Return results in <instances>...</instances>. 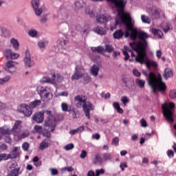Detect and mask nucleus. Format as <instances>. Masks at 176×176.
Returning <instances> with one entry per match:
<instances>
[{"mask_svg": "<svg viewBox=\"0 0 176 176\" xmlns=\"http://www.w3.org/2000/svg\"><path fill=\"white\" fill-rule=\"evenodd\" d=\"M13 135L14 140L19 141V140H23V138H27V137L30 135V131L28 130L21 131V130L18 132H16Z\"/></svg>", "mask_w": 176, "mask_h": 176, "instance_id": "16", "label": "nucleus"}, {"mask_svg": "<svg viewBox=\"0 0 176 176\" xmlns=\"http://www.w3.org/2000/svg\"><path fill=\"white\" fill-rule=\"evenodd\" d=\"M50 171H51V175H57L58 174V170L56 168H50Z\"/></svg>", "mask_w": 176, "mask_h": 176, "instance_id": "58", "label": "nucleus"}, {"mask_svg": "<svg viewBox=\"0 0 176 176\" xmlns=\"http://www.w3.org/2000/svg\"><path fill=\"white\" fill-rule=\"evenodd\" d=\"M10 159V154L3 153L0 154V161L2 162V160H8Z\"/></svg>", "mask_w": 176, "mask_h": 176, "instance_id": "43", "label": "nucleus"}, {"mask_svg": "<svg viewBox=\"0 0 176 176\" xmlns=\"http://www.w3.org/2000/svg\"><path fill=\"white\" fill-rule=\"evenodd\" d=\"M32 119L34 122H36V123H42L45 119V116L42 112L36 113Z\"/></svg>", "mask_w": 176, "mask_h": 176, "instance_id": "23", "label": "nucleus"}, {"mask_svg": "<svg viewBox=\"0 0 176 176\" xmlns=\"http://www.w3.org/2000/svg\"><path fill=\"white\" fill-rule=\"evenodd\" d=\"M114 49L113 47L111 45H105L104 46V52H107V53H112Z\"/></svg>", "mask_w": 176, "mask_h": 176, "instance_id": "45", "label": "nucleus"}, {"mask_svg": "<svg viewBox=\"0 0 176 176\" xmlns=\"http://www.w3.org/2000/svg\"><path fill=\"white\" fill-rule=\"evenodd\" d=\"M92 162L96 166H100L102 163V158L100 154H96L94 155V157L92 159Z\"/></svg>", "mask_w": 176, "mask_h": 176, "instance_id": "26", "label": "nucleus"}, {"mask_svg": "<svg viewBox=\"0 0 176 176\" xmlns=\"http://www.w3.org/2000/svg\"><path fill=\"white\" fill-rule=\"evenodd\" d=\"M49 116L45 121V127H50V131L53 132L56 129V118L52 115V111H47Z\"/></svg>", "mask_w": 176, "mask_h": 176, "instance_id": "8", "label": "nucleus"}, {"mask_svg": "<svg viewBox=\"0 0 176 176\" xmlns=\"http://www.w3.org/2000/svg\"><path fill=\"white\" fill-rule=\"evenodd\" d=\"M111 144L115 145L116 146H118L119 145V138L118 137L114 138L112 140Z\"/></svg>", "mask_w": 176, "mask_h": 176, "instance_id": "53", "label": "nucleus"}, {"mask_svg": "<svg viewBox=\"0 0 176 176\" xmlns=\"http://www.w3.org/2000/svg\"><path fill=\"white\" fill-rule=\"evenodd\" d=\"M36 90L42 99L45 101H49L50 96H52V89L46 86L37 87Z\"/></svg>", "mask_w": 176, "mask_h": 176, "instance_id": "7", "label": "nucleus"}, {"mask_svg": "<svg viewBox=\"0 0 176 176\" xmlns=\"http://www.w3.org/2000/svg\"><path fill=\"white\" fill-rule=\"evenodd\" d=\"M92 2H102L103 0H91ZM108 2H111L114 5V8H116L119 10L118 15L120 18V21H123V14L121 10H123V8L126 6V3L124 0H107Z\"/></svg>", "mask_w": 176, "mask_h": 176, "instance_id": "6", "label": "nucleus"}, {"mask_svg": "<svg viewBox=\"0 0 176 176\" xmlns=\"http://www.w3.org/2000/svg\"><path fill=\"white\" fill-rule=\"evenodd\" d=\"M28 35L29 36H31L32 38H35L36 35H38V32L35 29H32L28 31Z\"/></svg>", "mask_w": 176, "mask_h": 176, "instance_id": "39", "label": "nucleus"}, {"mask_svg": "<svg viewBox=\"0 0 176 176\" xmlns=\"http://www.w3.org/2000/svg\"><path fill=\"white\" fill-rule=\"evenodd\" d=\"M64 149L65 151H71V149H74V144H68L65 146Z\"/></svg>", "mask_w": 176, "mask_h": 176, "instance_id": "57", "label": "nucleus"}, {"mask_svg": "<svg viewBox=\"0 0 176 176\" xmlns=\"http://www.w3.org/2000/svg\"><path fill=\"white\" fill-rule=\"evenodd\" d=\"M12 50L8 49L3 52V54L6 58H10L12 56Z\"/></svg>", "mask_w": 176, "mask_h": 176, "instance_id": "44", "label": "nucleus"}, {"mask_svg": "<svg viewBox=\"0 0 176 176\" xmlns=\"http://www.w3.org/2000/svg\"><path fill=\"white\" fill-rule=\"evenodd\" d=\"M141 20L142 23H145L146 24H151V18H149L148 16L142 15Z\"/></svg>", "mask_w": 176, "mask_h": 176, "instance_id": "37", "label": "nucleus"}, {"mask_svg": "<svg viewBox=\"0 0 176 176\" xmlns=\"http://www.w3.org/2000/svg\"><path fill=\"white\" fill-rule=\"evenodd\" d=\"M10 133V131L9 130V128L6 126H3L0 128V140L2 138L3 135H6V134H9Z\"/></svg>", "mask_w": 176, "mask_h": 176, "instance_id": "30", "label": "nucleus"}, {"mask_svg": "<svg viewBox=\"0 0 176 176\" xmlns=\"http://www.w3.org/2000/svg\"><path fill=\"white\" fill-rule=\"evenodd\" d=\"M62 173H65L66 171H68V173H71L74 171V168L72 166H67V167H64L61 169Z\"/></svg>", "mask_w": 176, "mask_h": 176, "instance_id": "49", "label": "nucleus"}, {"mask_svg": "<svg viewBox=\"0 0 176 176\" xmlns=\"http://www.w3.org/2000/svg\"><path fill=\"white\" fill-rule=\"evenodd\" d=\"M152 32L153 33L154 35H155V36H157V38H161L163 36V32L160 30L153 28Z\"/></svg>", "mask_w": 176, "mask_h": 176, "instance_id": "33", "label": "nucleus"}, {"mask_svg": "<svg viewBox=\"0 0 176 176\" xmlns=\"http://www.w3.org/2000/svg\"><path fill=\"white\" fill-rule=\"evenodd\" d=\"M100 72V67L97 65H94L90 69V74L92 76H98Z\"/></svg>", "mask_w": 176, "mask_h": 176, "instance_id": "27", "label": "nucleus"}, {"mask_svg": "<svg viewBox=\"0 0 176 176\" xmlns=\"http://www.w3.org/2000/svg\"><path fill=\"white\" fill-rule=\"evenodd\" d=\"M91 50L94 52V53H100V54H102L103 52H104V48L102 46L91 47Z\"/></svg>", "mask_w": 176, "mask_h": 176, "instance_id": "29", "label": "nucleus"}, {"mask_svg": "<svg viewBox=\"0 0 176 176\" xmlns=\"http://www.w3.org/2000/svg\"><path fill=\"white\" fill-rule=\"evenodd\" d=\"M86 74V71L83 66L77 65L75 67V72L72 76V80H78L80 78H82Z\"/></svg>", "mask_w": 176, "mask_h": 176, "instance_id": "9", "label": "nucleus"}, {"mask_svg": "<svg viewBox=\"0 0 176 176\" xmlns=\"http://www.w3.org/2000/svg\"><path fill=\"white\" fill-rule=\"evenodd\" d=\"M100 96L102 97V98H104V100H107V98H109L111 97V94L109 93H101L100 94Z\"/></svg>", "mask_w": 176, "mask_h": 176, "instance_id": "59", "label": "nucleus"}, {"mask_svg": "<svg viewBox=\"0 0 176 176\" xmlns=\"http://www.w3.org/2000/svg\"><path fill=\"white\" fill-rule=\"evenodd\" d=\"M82 108L85 112L86 118H87V119H90V111H94V105L87 100L82 106Z\"/></svg>", "mask_w": 176, "mask_h": 176, "instance_id": "10", "label": "nucleus"}, {"mask_svg": "<svg viewBox=\"0 0 176 176\" xmlns=\"http://www.w3.org/2000/svg\"><path fill=\"white\" fill-rule=\"evenodd\" d=\"M132 39H139V41L133 43H130L129 45L131 47L130 49L129 47L125 46L124 50H122V53L125 56L124 60L127 61L130 58V54L131 57H135V60L136 63L140 64H145L148 69L153 68L156 69L157 68V63L153 60H149L148 55H146V47H148V41L146 39L149 38V35L145 32H137V30H133V33L131 35ZM135 53L137 54L135 56Z\"/></svg>", "mask_w": 176, "mask_h": 176, "instance_id": "1", "label": "nucleus"}, {"mask_svg": "<svg viewBox=\"0 0 176 176\" xmlns=\"http://www.w3.org/2000/svg\"><path fill=\"white\" fill-rule=\"evenodd\" d=\"M10 159H16L20 156V147H14L9 153Z\"/></svg>", "mask_w": 176, "mask_h": 176, "instance_id": "24", "label": "nucleus"}, {"mask_svg": "<svg viewBox=\"0 0 176 176\" xmlns=\"http://www.w3.org/2000/svg\"><path fill=\"white\" fill-rule=\"evenodd\" d=\"M50 139H44L39 144L38 149L40 151H45L50 146Z\"/></svg>", "mask_w": 176, "mask_h": 176, "instance_id": "21", "label": "nucleus"}, {"mask_svg": "<svg viewBox=\"0 0 176 176\" xmlns=\"http://www.w3.org/2000/svg\"><path fill=\"white\" fill-rule=\"evenodd\" d=\"M74 6H75V8H74L75 10H79V9L82 8L80 2H79V1H76L74 3Z\"/></svg>", "mask_w": 176, "mask_h": 176, "instance_id": "54", "label": "nucleus"}, {"mask_svg": "<svg viewBox=\"0 0 176 176\" xmlns=\"http://www.w3.org/2000/svg\"><path fill=\"white\" fill-rule=\"evenodd\" d=\"M175 104L173 102H164L162 105V113L169 123L174 122V108Z\"/></svg>", "mask_w": 176, "mask_h": 176, "instance_id": "4", "label": "nucleus"}, {"mask_svg": "<svg viewBox=\"0 0 176 176\" xmlns=\"http://www.w3.org/2000/svg\"><path fill=\"white\" fill-rule=\"evenodd\" d=\"M86 156H87V152H86V151H85V150H82L80 155V158L85 159V158H86Z\"/></svg>", "mask_w": 176, "mask_h": 176, "instance_id": "62", "label": "nucleus"}, {"mask_svg": "<svg viewBox=\"0 0 176 176\" xmlns=\"http://www.w3.org/2000/svg\"><path fill=\"white\" fill-rule=\"evenodd\" d=\"M169 97L172 99L174 100L176 98V90L175 89H171L169 91Z\"/></svg>", "mask_w": 176, "mask_h": 176, "instance_id": "47", "label": "nucleus"}, {"mask_svg": "<svg viewBox=\"0 0 176 176\" xmlns=\"http://www.w3.org/2000/svg\"><path fill=\"white\" fill-rule=\"evenodd\" d=\"M43 137H45L46 138H50V137H52L50 132H49V131H47V130L43 131Z\"/></svg>", "mask_w": 176, "mask_h": 176, "instance_id": "56", "label": "nucleus"}, {"mask_svg": "<svg viewBox=\"0 0 176 176\" xmlns=\"http://www.w3.org/2000/svg\"><path fill=\"white\" fill-rule=\"evenodd\" d=\"M133 74L134 76L140 77L141 76V73L137 70V69H134L133 70Z\"/></svg>", "mask_w": 176, "mask_h": 176, "instance_id": "63", "label": "nucleus"}, {"mask_svg": "<svg viewBox=\"0 0 176 176\" xmlns=\"http://www.w3.org/2000/svg\"><path fill=\"white\" fill-rule=\"evenodd\" d=\"M142 74L147 78V82L152 89L153 93L155 94L157 91H161V93L166 91L167 87L163 82L162 76L160 74L156 75L153 72H150L148 75V72L145 70L142 71Z\"/></svg>", "mask_w": 176, "mask_h": 176, "instance_id": "3", "label": "nucleus"}, {"mask_svg": "<svg viewBox=\"0 0 176 176\" xmlns=\"http://www.w3.org/2000/svg\"><path fill=\"white\" fill-rule=\"evenodd\" d=\"M23 61L25 63V67H28V68H31L32 65L35 64L34 62V58L31 57V55L30 54V52L28 51H26L25 56L23 59Z\"/></svg>", "mask_w": 176, "mask_h": 176, "instance_id": "15", "label": "nucleus"}, {"mask_svg": "<svg viewBox=\"0 0 176 176\" xmlns=\"http://www.w3.org/2000/svg\"><path fill=\"white\" fill-rule=\"evenodd\" d=\"M21 124H23V122L21 120H16L12 129H9L10 133H7V135H10V134H13L14 135L15 133H19L23 127Z\"/></svg>", "mask_w": 176, "mask_h": 176, "instance_id": "12", "label": "nucleus"}, {"mask_svg": "<svg viewBox=\"0 0 176 176\" xmlns=\"http://www.w3.org/2000/svg\"><path fill=\"white\" fill-rule=\"evenodd\" d=\"M58 46H65L67 45V41L64 40V38H59L57 41Z\"/></svg>", "mask_w": 176, "mask_h": 176, "instance_id": "48", "label": "nucleus"}, {"mask_svg": "<svg viewBox=\"0 0 176 176\" xmlns=\"http://www.w3.org/2000/svg\"><path fill=\"white\" fill-rule=\"evenodd\" d=\"M19 56L20 54H19L18 53L12 52L10 58H11L12 60H16V58H19Z\"/></svg>", "mask_w": 176, "mask_h": 176, "instance_id": "60", "label": "nucleus"}, {"mask_svg": "<svg viewBox=\"0 0 176 176\" xmlns=\"http://www.w3.org/2000/svg\"><path fill=\"white\" fill-rule=\"evenodd\" d=\"M136 84L140 89H143L145 86V80L141 79H136Z\"/></svg>", "mask_w": 176, "mask_h": 176, "instance_id": "38", "label": "nucleus"}, {"mask_svg": "<svg viewBox=\"0 0 176 176\" xmlns=\"http://www.w3.org/2000/svg\"><path fill=\"white\" fill-rule=\"evenodd\" d=\"M173 76V71L171 69L166 68L164 69V79H168V78H172Z\"/></svg>", "mask_w": 176, "mask_h": 176, "instance_id": "31", "label": "nucleus"}, {"mask_svg": "<svg viewBox=\"0 0 176 176\" xmlns=\"http://www.w3.org/2000/svg\"><path fill=\"white\" fill-rule=\"evenodd\" d=\"M86 14H88L89 17H94L96 14L94 12L93 10H90V8H87L85 9Z\"/></svg>", "mask_w": 176, "mask_h": 176, "instance_id": "42", "label": "nucleus"}, {"mask_svg": "<svg viewBox=\"0 0 176 176\" xmlns=\"http://www.w3.org/2000/svg\"><path fill=\"white\" fill-rule=\"evenodd\" d=\"M111 20H112V17L109 14H102L96 18L97 23H100V24L108 23Z\"/></svg>", "mask_w": 176, "mask_h": 176, "instance_id": "19", "label": "nucleus"}, {"mask_svg": "<svg viewBox=\"0 0 176 176\" xmlns=\"http://www.w3.org/2000/svg\"><path fill=\"white\" fill-rule=\"evenodd\" d=\"M103 160H112V154L104 153L102 154Z\"/></svg>", "mask_w": 176, "mask_h": 176, "instance_id": "40", "label": "nucleus"}, {"mask_svg": "<svg viewBox=\"0 0 176 176\" xmlns=\"http://www.w3.org/2000/svg\"><path fill=\"white\" fill-rule=\"evenodd\" d=\"M56 74H53V78H50V77L45 76L41 78V83H51L54 85L56 83Z\"/></svg>", "mask_w": 176, "mask_h": 176, "instance_id": "22", "label": "nucleus"}, {"mask_svg": "<svg viewBox=\"0 0 176 176\" xmlns=\"http://www.w3.org/2000/svg\"><path fill=\"white\" fill-rule=\"evenodd\" d=\"M94 32H96V34H98V35H106L107 34V30L105 28L100 26H96L93 29Z\"/></svg>", "mask_w": 176, "mask_h": 176, "instance_id": "25", "label": "nucleus"}, {"mask_svg": "<svg viewBox=\"0 0 176 176\" xmlns=\"http://www.w3.org/2000/svg\"><path fill=\"white\" fill-rule=\"evenodd\" d=\"M34 129L35 133H38L39 134H41V133H42L43 131L42 126L38 125L34 126Z\"/></svg>", "mask_w": 176, "mask_h": 176, "instance_id": "52", "label": "nucleus"}, {"mask_svg": "<svg viewBox=\"0 0 176 176\" xmlns=\"http://www.w3.org/2000/svg\"><path fill=\"white\" fill-rule=\"evenodd\" d=\"M10 43L12 45L14 50H17L19 49V46H20V44L19 43V41L14 38H12L10 39Z\"/></svg>", "mask_w": 176, "mask_h": 176, "instance_id": "32", "label": "nucleus"}, {"mask_svg": "<svg viewBox=\"0 0 176 176\" xmlns=\"http://www.w3.org/2000/svg\"><path fill=\"white\" fill-rule=\"evenodd\" d=\"M120 100L124 105H127V103H129L130 101L127 96H122Z\"/></svg>", "mask_w": 176, "mask_h": 176, "instance_id": "46", "label": "nucleus"}, {"mask_svg": "<svg viewBox=\"0 0 176 176\" xmlns=\"http://www.w3.org/2000/svg\"><path fill=\"white\" fill-rule=\"evenodd\" d=\"M147 12L153 19H159L160 17V10L156 7L148 8Z\"/></svg>", "mask_w": 176, "mask_h": 176, "instance_id": "18", "label": "nucleus"}, {"mask_svg": "<svg viewBox=\"0 0 176 176\" xmlns=\"http://www.w3.org/2000/svg\"><path fill=\"white\" fill-rule=\"evenodd\" d=\"M104 173H105V170L103 168L97 169L95 171V176H99L100 174H104Z\"/></svg>", "mask_w": 176, "mask_h": 176, "instance_id": "55", "label": "nucleus"}, {"mask_svg": "<svg viewBox=\"0 0 176 176\" xmlns=\"http://www.w3.org/2000/svg\"><path fill=\"white\" fill-rule=\"evenodd\" d=\"M4 69L7 72H10V74H13V72H16V66L14 65V62L8 61L4 67Z\"/></svg>", "mask_w": 176, "mask_h": 176, "instance_id": "20", "label": "nucleus"}, {"mask_svg": "<svg viewBox=\"0 0 176 176\" xmlns=\"http://www.w3.org/2000/svg\"><path fill=\"white\" fill-rule=\"evenodd\" d=\"M115 9L117 12V16L116 17L115 19L116 24L113 26H111V31L116 30V25H118V24H124L126 28L124 36L126 38H129V36L130 39H131L132 41H137V39L131 38V34H133V31H134V30H135L137 32H144V31L134 28V19L131 18L130 14L124 12V7L123 8L122 10L120 11L122 14V21H120V16H119V10H118L116 8H115Z\"/></svg>", "mask_w": 176, "mask_h": 176, "instance_id": "2", "label": "nucleus"}, {"mask_svg": "<svg viewBox=\"0 0 176 176\" xmlns=\"http://www.w3.org/2000/svg\"><path fill=\"white\" fill-rule=\"evenodd\" d=\"M69 15L65 10H60L58 16L54 15V19H58L59 23H67Z\"/></svg>", "mask_w": 176, "mask_h": 176, "instance_id": "11", "label": "nucleus"}, {"mask_svg": "<svg viewBox=\"0 0 176 176\" xmlns=\"http://www.w3.org/2000/svg\"><path fill=\"white\" fill-rule=\"evenodd\" d=\"M19 171H20V168H19L12 169L8 176H17L19 175Z\"/></svg>", "mask_w": 176, "mask_h": 176, "instance_id": "41", "label": "nucleus"}, {"mask_svg": "<svg viewBox=\"0 0 176 176\" xmlns=\"http://www.w3.org/2000/svg\"><path fill=\"white\" fill-rule=\"evenodd\" d=\"M123 35H124V32L122 30H118L113 33V36L114 39H120V38H123Z\"/></svg>", "mask_w": 176, "mask_h": 176, "instance_id": "28", "label": "nucleus"}, {"mask_svg": "<svg viewBox=\"0 0 176 176\" xmlns=\"http://www.w3.org/2000/svg\"><path fill=\"white\" fill-rule=\"evenodd\" d=\"M140 124L142 127H146V126H148V124H146V121L144 118L140 120Z\"/></svg>", "mask_w": 176, "mask_h": 176, "instance_id": "64", "label": "nucleus"}, {"mask_svg": "<svg viewBox=\"0 0 176 176\" xmlns=\"http://www.w3.org/2000/svg\"><path fill=\"white\" fill-rule=\"evenodd\" d=\"M41 100H35L32 102L30 105H27L26 104H21L18 107V111L21 113H23L25 116L29 117L32 115V111L31 109H34V108H36V107H39L41 104Z\"/></svg>", "mask_w": 176, "mask_h": 176, "instance_id": "5", "label": "nucleus"}, {"mask_svg": "<svg viewBox=\"0 0 176 176\" xmlns=\"http://www.w3.org/2000/svg\"><path fill=\"white\" fill-rule=\"evenodd\" d=\"M28 148H30V144H28V142H24L22 144V149H23V151H28Z\"/></svg>", "mask_w": 176, "mask_h": 176, "instance_id": "61", "label": "nucleus"}, {"mask_svg": "<svg viewBox=\"0 0 176 176\" xmlns=\"http://www.w3.org/2000/svg\"><path fill=\"white\" fill-rule=\"evenodd\" d=\"M8 80H10V76H9L4 78H0V85H3L4 83H6V82H8Z\"/></svg>", "mask_w": 176, "mask_h": 176, "instance_id": "50", "label": "nucleus"}, {"mask_svg": "<svg viewBox=\"0 0 176 176\" xmlns=\"http://www.w3.org/2000/svg\"><path fill=\"white\" fill-rule=\"evenodd\" d=\"M82 82L84 85H87V83H90V82H91V78L85 73L82 76Z\"/></svg>", "mask_w": 176, "mask_h": 176, "instance_id": "34", "label": "nucleus"}, {"mask_svg": "<svg viewBox=\"0 0 176 176\" xmlns=\"http://www.w3.org/2000/svg\"><path fill=\"white\" fill-rule=\"evenodd\" d=\"M74 101L76 102L77 108H82L85 102L87 101V97L85 95H77L74 97Z\"/></svg>", "mask_w": 176, "mask_h": 176, "instance_id": "13", "label": "nucleus"}, {"mask_svg": "<svg viewBox=\"0 0 176 176\" xmlns=\"http://www.w3.org/2000/svg\"><path fill=\"white\" fill-rule=\"evenodd\" d=\"M31 5L34 10L35 14L36 16H41L42 14V8H39V0H32L31 1Z\"/></svg>", "mask_w": 176, "mask_h": 176, "instance_id": "17", "label": "nucleus"}, {"mask_svg": "<svg viewBox=\"0 0 176 176\" xmlns=\"http://www.w3.org/2000/svg\"><path fill=\"white\" fill-rule=\"evenodd\" d=\"M122 83L128 90H132L134 87V80L130 77H124L122 79Z\"/></svg>", "mask_w": 176, "mask_h": 176, "instance_id": "14", "label": "nucleus"}, {"mask_svg": "<svg viewBox=\"0 0 176 176\" xmlns=\"http://www.w3.org/2000/svg\"><path fill=\"white\" fill-rule=\"evenodd\" d=\"M38 47L39 49H45L46 47V42L45 41H38Z\"/></svg>", "mask_w": 176, "mask_h": 176, "instance_id": "51", "label": "nucleus"}, {"mask_svg": "<svg viewBox=\"0 0 176 176\" xmlns=\"http://www.w3.org/2000/svg\"><path fill=\"white\" fill-rule=\"evenodd\" d=\"M56 78L57 82H63L65 79L68 78V75H61V74H56L55 75V80Z\"/></svg>", "mask_w": 176, "mask_h": 176, "instance_id": "35", "label": "nucleus"}, {"mask_svg": "<svg viewBox=\"0 0 176 176\" xmlns=\"http://www.w3.org/2000/svg\"><path fill=\"white\" fill-rule=\"evenodd\" d=\"M61 108H62L63 112H69V110L72 109L71 106H68V104L65 102H63L61 104Z\"/></svg>", "mask_w": 176, "mask_h": 176, "instance_id": "36", "label": "nucleus"}]
</instances>
